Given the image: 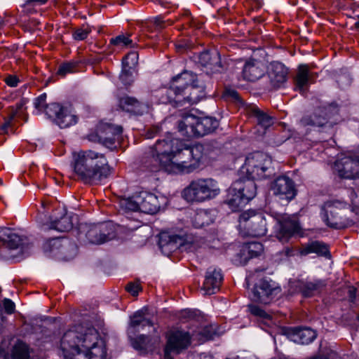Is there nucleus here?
<instances>
[{
    "instance_id": "31",
    "label": "nucleus",
    "mask_w": 359,
    "mask_h": 359,
    "mask_svg": "<svg viewBox=\"0 0 359 359\" xmlns=\"http://www.w3.org/2000/svg\"><path fill=\"white\" fill-rule=\"evenodd\" d=\"M298 125L299 128L307 126L313 128H332L333 126L332 123L329 122L327 118L323 116L322 112H316L310 116L302 117Z\"/></svg>"
},
{
    "instance_id": "22",
    "label": "nucleus",
    "mask_w": 359,
    "mask_h": 359,
    "mask_svg": "<svg viewBox=\"0 0 359 359\" xmlns=\"http://www.w3.org/2000/svg\"><path fill=\"white\" fill-rule=\"evenodd\" d=\"M326 285L323 280H297L293 283L292 287L295 288L297 292L300 293L304 297H311L319 293Z\"/></svg>"
},
{
    "instance_id": "45",
    "label": "nucleus",
    "mask_w": 359,
    "mask_h": 359,
    "mask_svg": "<svg viewBox=\"0 0 359 359\" xmlns=\"http://www.w3.org/2000/svg\"><path fill=\"white\" fill-rule=\"evenodd\" d=\"M138 60V54L136 52H130L126 55L123 60L122 65L123 67L133 68L137 64Z\"/></svg>"
},
{
    "instance_id": "17",
    "label": "nucleus",
    "mask_w": 359,
    "mask_h": 359,
    "mask_svg": "<svg viewBox=\"0 0 359 359\" xmlns=\"http://www.w3.org/2000/svg\"><path fill=\"white\" fill-rule=\"evenodd\" d=\"M122 131L121 126L109 123L101 124L97 130L99 142L106 147L114 149L116 147V141L119 140Z\"/></svg>"
},
{
    "instance_id": "51",
    "label": "nucleus",
    "mask_w": 359,
    "mask_h": 359,
    "mask_svg": "<svg viewBox=\"0 0 359 359\" xmlns=\"http://www.w3.org/2000/svg\"><path fill=\"white\" fill-rule=\"evenodd\" d=\"M126 290L132 295L135 296L141 290V287L137 283H130L126 286Z\"/></svg>"
},
{
    "instance_id": "15",
    "label": "nucleus",
    "mask_w": 359,
    "mask_h": 359,
    "mask_svg": "<svg viewBox=\"0 0 359 359\" xmlns=\"http://www.w3.org/2000/svg\"><path fill=\"white\" fill-rule=\"evenodd\" d=\"M89 327L79 325L74 330H69L63 334L60 340V349L63 357L81 346L80 343L82 344L84 334Z\"/></svg>"
},
{
    "instance_id": "23",
    "label": "nucleus",
    "mask_w": 359,
    "mask_h": 359,
    "mask_svg": "<svg viewBox=\"0 0 359 359\" xmlns=\"http://www.w3.org/2000/svg\"><path fill=\"white\" fill-rule=\"evenodd\" d=\"M277 229L276 237L280 241L284 242L299 231V225L295 219L285 215L278 219Z\"/></svg>"
},
{
    "instance_id": "11",
    "label": "nucleus",
    "mask_w": 359,
    "mask_h": 359,
    "mask_svg": "<svg viewBox=\"0 0 359 359\" xmlns=\"http://www.w3.org/2000/svg\"><path fill=\"white\" fill-rule=\"evenodd\" d=\"M82 231L92 244L100 245L116 237L115 227L110 222L85 224Z\"/></svg>"
},
{
    "instance_id": "10",
    "label": "nucleus",
    "mask_w": 359,
    "mask_h": 359,
    "mask_svg": "<svg viewBox=\"0 0 359 359\" xmlns=\"http://www.w3.org/2000/svg\"><path fill=\"white\" fill-rule=\"evenodd\" d=\"M156 153L163 159H168V163L174 167L177 172L178 162L173 161V158L178 154L180 156L182 150V142L174 138L171 134L168 135L164 139L158 140L153 147H151Z\"/></svg>"
},
{
    "instance_id": "32",
    "label": "nucleus",
    "mask_w": 359,
    "mask_h": 359,
    "mask_svg": "<svg viewBox=\"0 0 359 359\" xmlns=\"http://www.w3.org/2000/svg\"><path fill=\"white\" fill-rule=\"evenodd\" d=\"M196 123V116L192 114H186L177 122V129L181 135L187 138L195 137L194 130Z\"/></svg>"
},
{
    "instance_id": "4",
    "label": "nucleus",
    "mask_w": 359,
    "mask_h": 359,
    "mask_svg": "<svg viewBox=\"0 0 359 359\" xmlns=\"http://www.w3.org/2000/svg\"><path fill=\"white\" fill-rule=\"evenodd\" d=\"M220 189L216 180L212 178H200L193 180L183 190L182 196L188 202L202 203L218 196Z\"/></svg>"
},
{
    "instance_id": "26",
    "label": "nucleus",
    "mask_w": 359,
    "mask_h": 359,
    "mask_svg": "<svg viewBox=\"0 0 359 359\" xmlns=\"http://www.w3.org/2000/svg\"><path fill=\"white\" fill-rule=\"evenodd\" d=\"M286 334L290 340L302 345L311 343L316 337V332L308 327L290 328Z\"/></svg>"
},
{
    "instance_id": "63",
    "label": "nucleus",
    "mask_w": 359,
    "mask_h": 359,
    "mask_svg": "<svg viewBox=\"0 0 359 359\" xmlns=\"http://www.w3.org/2000/svg\"><path fill=\"white\" fill-rule=\"evenodd\" d=\"M355 196H356L355 193L354 192V191L351 190V198H353Z\"/></svg>"
},
{
    "instance_id": "39",
    "label": "nucleus",
    "mask_w": 359,
    "mask_h": 359,
    "mask_svg": "<svg viewBox=\"0 0 359 359\" xmlns=\"http://www.w3.org/2000/svg\"><path fill=\"white\" fill-rule=\"evenodd\" d=\"M311 253H316L320 256H327L329 254L327 246L320 241H311L301 249L302 255H307Z\"/></svg>"
},
{
    "instance_id": "33",
    "label": "nucleus",
    "mask_w": 359,
    "mask_h": 359,
    "mask_svg": "<svg viewBox=\"0 0 359 359\" xmlns=\"http://www.w3.org/2000/svg\"><path fill=\"white\" fill-rule=\"evenodd\" d=\"M159 341L160 337L158 335L149 337L141 334L134 341L133 347L142 353H148L153 351Z\"/></svg>"
},
{
    "instance_id": "28",
    "label": "nucleus",
    "mask_w": 359,
    "mask_h": 359,
    "mask_svg": "<svg viewBox=\"0 0 359 359\" xmlns=\"http://www.w3.org/2000/svg\"><path fill=\"white\" fill-rule=\"evenodd\" d=\"M183 244V238L177 235L162 234L158 241L159 248L162 252L167 256L180 249Z\"/></svg>"
},
{
    "instance_id": "5",
    "label": "nucleus",
    "mask_w": 359,
    "mask_h": 359,
    "mask_svg": "<svg viewBox=\"0 0 359 359\" xmlns=\"http://www.w3.org/2000/svg\"><path fill=\"white\" fill-rule=\"evenodd\" d=\"M34 104L35 108L39 111L43 109L46 115L53 119L61 128L70 127L77 122L76 116L68 107L55 102L46 104V93L37 97L34 100Z\"/></svg>"
},
{
    "instance_id": "7",
    "label": "nucleus",
    "mask_w": 359,
    "mask_h": 359,
    "mask_svg": "<svg viewBox=\"0 0 359 359\" xmlns=\"http://www.w3.org/2000/svg\"><path fill=\"white\" fill-rule=\"evenodd\" d=\"M254 180L248 177L232 184L229 189V194L232 196L228 199L227 203L233 210L242 208L256 196L257 186Z\"/></svg>"
},
{
    "instance_id": "60",
    "label": "nucleus",
    "mask_w": 359,
    "mask_h": 359,
    "mask_svg": "<svg viewBox=\"0 0 359 359\" xmlns=\"http://www.w3.org/2000/svg\"><path fill=\"white\" fill-rule=\"evenodd\" d=\"M154 22L157 27L161 28V24L163 22V20L160 17L155 18L154 20Z\"/></svg>"
},
{
    "instance_id": "50",
    "label": "nucleus",
    "mask_w": 359,
    "mask_h": 359,
    "mask_svg": "<svg viewBox=\"0 0 359 359\" xmlns=\"http://www.w3.org/2000/svg\"><path fill=\"white\" fill-rule=\"evenodd\" d=\"M90 32L91 29L88 26L78 28L74 31L73 34L74 39L76 40H83L87 38Z\"/></svg>"
},
{
    "instance_id": "52",
    "label": "nucleus",
    "mask_w": 359,
    "mask_h": 359,
    "mask_svg": "<svg viewBox=\"0 0 359 359\" xmlns=\"http://www.w3.org/2000/svg\"><path fill=\"white\" fill-rule=\"evenodd\" d=\"M4 308L5 312L8 314H11L15 311V304L9 299H4Z\"/></svg>"
},
{
    "instance_id": "1",
    "label": "nucleus",
    "mask_w": 359,
    "mask_h": 359,
    "mask_svg": "<svg viewBox=\"0 0 359 359\" xmlns=\"http://www.w3.org/2000/svg\"><path fill=\"white\" fill-rule=\"evenodd\" d=\"M71 167L77 179L88 184H97L110 174L105 156L90 149L73 152Z\"/></svg>"
},
{
    "instance_id": "64",
    "label": "nucleus",
    "mask_w": 359,
    "mask_h": 359,
    "mask_svg": "<svg viewBox=\"0 0 359 359\" xmlns=\"http://www.w3.org/2000/svg\"><path fill=\"white\" fill-rule=\"evenodd\" d=\"M355 27L359 29V16L358 20L355 22Z\"/></svg>"
},
{
    "instance_id": "27",
    "label": "nucleus",
    "mask_w": 359,
    "mask_h": 359,
    "mask_svg": "<svg viewBox=\"0 0 359 359\" xmlns=\"http://www.w3.org/2000/svg\"><path fill=\"white\" fill-rule=\"evenodd\" d=\"M264 73V65L262 62L255 59L247 60L243 69L244 79L252 82L262 78Z\"/></svg>"
},
{
    "instance_id": "48",
    "label": "nucleus",
    "mask_w": 359,
    "mask_h": 359,
    "mask_svg": "<svg viewBox=\"0 0 359 359\" xmlns=\"http://www.w3.org/2000/svg\"><path fill=\"white\" fill-rule=\"evenodd\" d=\"M132 68L123 66L119 78L124 85H130L133 81Z\"/></svg>"
},
{
    "instance_id": "24",
    "label": "nucleus",
    "mask_w": 359,
    "mask_h": 359,
    "mask_svg": "<svg viewBox=\"0 0 359 359\" xmlns=\"http://www.w3.org/2000/svg\"><path fill=\"white\" fill-rule=\"evenodd\" d=\"M288 71L285 66L279 62H273L270 64L268 72L270 83L274 88H279L287 81Z\"/></svg>"
},
{
    "instance_id": "29",
    "label": "nucleus",
    "mask_w": 359,
    "mask_h": 359,
    "mask_svg": "<svg viewBox=\"0 0 359 359\" xmlns=\"http://www.w3.org/2000/svg\"><path fill=\"white\" fill-rule=\"evenodd\" d=\"M119 106L123 110L135 115H142L148 111L147 104L130 96L121 97L119 100Z\"/></svg>"
},
{
    "instance_id": "9",
    "label": "nucleus",
    "mask_w": 359,
    "mask_h": 359,
    "mask_svg": "<svg viewBox=\"0 0 359 359\" xmlns=\"http://www.w3.org/2000/svg\"><path fill=\"white\" fill-rule=\"evenodd\" d=\"M348 204L343 201H327L322 208L321 217L326 224L334 229H344L351 226V219L344 217L341 210L346 209Z\"/></svg>"
},
{
    "instance_id": "21",
    "label": "nucleus",
    "mask_w": 359,
    "mask_h": 359,
    "mask_svg": "<svg viewBox=\"0 0 359 359\" xmlns=\"http://www.w3.org/2000/svg\"><path fill=\"white\" fill-rule=\"evenodd\" d=\"M140 211L147 214H154L158 211L161 203H165V198L163 196L158 198L154 194L147 191L139 193Z\"/></svg>"
},
{
    "instance_id": "61",
    "label": "nucleus",
    "mask_w": 359,
    "mask_h": 359,
    "mask_svg": "<svg viewBox=\"0 0 359 359\" xmlns=\"http://www.w3.org/2000/svg\"><path fill=\"white\" fill-rule=\"evenodd\" d=\"M184 313L189 316V317H191L192 315H193V311H191V310H186L184 311Z\"/></svg>"
},
{
    "instance_id": "16",
    "label": "nucleus",
    "mask_w": 359,
    "mask_h": 359,
    "mask_svg": "<svg viewBox=\"0 0 359 359\" xmlns=\"http://www.w3.org/2000/svg\"><path fill=\"white\" fill-rule=\"evenodd\" d=\"M271 191L279 199L287 201L293 199L297 194L294 182L285 175L279 176L271 183Z\"/></svg>"
},
{
    "instance_id": "2",
    "label": "nucleus",
    "mask_w": 359,
    "mask_h": 359,
    "mask_svg": "<svg viewBox=\"0 0 359 359\" xmlns=\"http://www.w3.org/2000/svg\"><path fill=\"white\" fill-rule=\"evenodd\" d=\"M197 76L191 72L184 71L172 79V82L168 89H164L167 100L165 102L175 103L182 106L188 103L196 104L205 97L203 86L195 83Z\"/></svg>"
},
{
    "instance_id": "46",
    "label": "nucleus",
    "mask_w": 359,
    "mask_h": 359,
    "mask_svg": "<svg viewBox=\"0 0 359 359\" xmlns=\"http://www.w3.org/2000/svg\"><path fill=\"white\" fill-rule=\"evenodd\" d=\"M75 67V62H69L63 63L59 67L57 73L61 76H65L67 74L74 72Z\"/></svg>"
},
{
    "instance_id": "56",
    "label": "nucleus",
    "mask_w": 359,
    "mask_h": 359,
    "mask_svg": "<svg viewBox=\"0 0 359 359\" xmlns=\"http://www.w3.org/2000/svg\"><path fill=\"white\" fill-rule=\"evenodd\" d=\"M60 254V257L64 260H71L74 257H69L68 254L69 253V250L67 248V250H63L61 248L60 251H58Z\"/></svg>"
},
{
    "instance_id": "6",
    "label": "nucleus",
    "mask_w": 359,
    "mask_h": 359,
    "mask_svg": "<svg viewBox=\"0 0 359 359\" xmlns=\"http://www.w3.org/2000/svg\"><path fill=\"white\" fill-rule=\"evenodd\" d=\"M242 172L252 179L263 180L272 176L274 169L269 156L262 152H255L247 156Z\"/></svg>"
},
{
    "instance_id": "40",
    "label": "nucleus",
    "mask_w": 359,
    "mask_h": 359,
    "mask_svg": "<svg viewBox=\"0 0 359 359\" xmlns=\"http://www.w3.org/2000/svg\"><path fill=\"white\" fill-rule=\"evenodd\" d=\"M73 227L72 217L67 213H63L60 218H56L50 224V229L58 231H68Z\"/></svg>"
},
{
    "instance_id": "58",
    "label": "nucleus",
    "mask_w": 359,
    "mask_h": 359,
    "mask_svg": "<svg viewBox=\"0 0 359 359\" xmlns=\"http://www.w3.org/2000/svg\"><path fill=\"white\" fill-rule=\"evenodd\" d=\"M226 93L231 97L232 98L235 99L236 100H239V95L238 93L234 90H227Z\"/></svg>"
},
{
    "instance_id": "20",
    "label": "nucleus",
    "mask_w": 359,
    "mask_h": 359,
    "mask_svg": "<svg viewBox=\"0 0 359 359\" xmlns=\"http://www.w3.org/2000/svg\"><path fill=\"white\" fill-rule=\"evenodd\" d=\"M223 280L221 270L214 267L208 269L201 291L203 295H211L219 290Z\"/></svg>"
},
{
    "instance_id": "18",
    "label": "nucleus",
    "mask_w": 359,
    "mask_h": 359,
    "mask_svg": "<svg viewBox=\"0 0 359 359\" xmlns=\"http://www.w3.org/2000/svg\"><path fill=\"white\" fill-rule=\"evenodd\" d=\"M155 153L152 149H149L142 161L143 169L149 172H158L164 170L170 173L177 172L173 168L174 167L168 163L167 158L163 159Z\"/></svg>"
},
{
    "instance_id": "62",
    "label": "nucleus",
    "mask_w": 359,
    "mask_h": 359,
    "mask_svg": "<svg viewBox=\"0 0 359 359\" xmlns=\"http://www.w3.org/2000/svg\"><path fill=\"white\" fill-rule=\"evenodd\" d=\"M252 280V276L251 275H249L247 278H246V280L247 282H250Z\"/></svg>"
},
{
    "instance_id": "59",
    "label": "nucleus",
    "mask_w": 359,
    "mask_h": 359,
    "mask_svg": "<svg viewBox=\"0 0 359 359\" xmlns=\"http://www.w3.org/2000/svg\"><path fill=\"white\" fill-rule=\"evenodd\" d=\"M22 107H23V103H22V102L18 103L16 104V107L15 108H14L13 107L10 108L9 112H11L13 109L17 110L18 111V116H20V113L21 112Z\"/></svg>"
},
{
    "instance_id": "43",
    "label": "nucleus",
    "mask_w": 359,
    "mask_h": 359,
    "mask_svg": "<svg viewBox=\"0 0 359 359\" xmlns=\"http://www.w3.org/2000/svg\"><path fill=\"white\" fill-rule=\"evenodd\" d=\"M263 250V245L259 242L248 243L243 249L244 253L247 252L251 258L260 255Z\"/></svg>"
},
{
    "instance_id": "47",
    "label": "nucleus",
    "mask_w": 359,
    "mask_h": 359,
    "mask_svg": "<svg viewBox=\"0 0 359 359\" xmlns=\"http://www.w3.org/2000/svg\"><path fill=\"white\" fill-rule=\"evenodd\" d=\"M18 116V111L13 109L9 112L8 116L5 118L4 124L0 128V133L6 134L8 132V128L11 126V123L15 117Z\"/></svg>"
},
{
    "instance_id": "57",
    "label": "nucleus",
    "mask_w": 359,
    "mask_h": 359,
    "mask_svg": "<svg viewBox=\"0 0 359 359\" xmlns=\"http://www.w3.org/2000/svg\"><path fill=\"white\" fill-rule=\"evenodd\" d=\"M348 296L351 302H354L356 298V289L353 287L348 288Z\"/></svg>"
},
{
    "instance_id": "13",
    "label": "nucleus",
    "mask_w": 359,
    "mask_h": 359,
    "mask_svg": "<svg viewBox=\"0 0 359 359\" xmlns=\"http://www.w3.org/2000/svg\"><path fill=\"white\" fill-rule=\"evenodd\" d=\"M280 292V288L271 279L263 278L257 283L252 290V301L262 304H269Z\"/></svg>"
},
{
    "instance_id": "38",
    "label": "nucleus",
    "mask_w": 359,
    "mask_h": 359,
    "mask_svg": "<svg viewBox=\"0 0 359 359\" xmlns=\"http://www.w3.org/2000/svg\"><path fill=\"white\" fill-rule=\"evenodd\" d=\"M199 62L204 67H210L211 69L217 70L220 67L219 55L217 51H205L198 57Z\"/></svg>"
},
{
    "instance_id": "3",
    "label": "nucleus",
    "mask_w": 359,
    "mask_h": 359,
    "mask_svg": "<svg viewBox=\"0 0 359 359\" xmlns=\"http://www.w3.org/2000/svg\"><path fill=\"white\" fill-rule=\"evenodd\" d=\"M81 346L64 356L65 359H107V350L102 341H99V334L94 327H89L84 334Z\"/></svg>"
},
{
    "instance_id": "49",
    "label": "nucleus",
    "mask_w": 359,
    "mask_h": 359,
    "mask_svg": "<svg viewBox=\"0 0 359 359\" xmlns=\"http://www.w3.org/2000/svg\"><path fill=\"white\" fill-rule=\"evenodd\" d=\"M248 309H249L250 312L255 316H257V317H259L263 319L271 318V316L269 314L266 313L263 309H262L258 306L249 305Z\"/></svg>"
},
{
    "instance_id": "42",
    "label": "nucleus",
    "mask_w": 359,
    "mask_h": 359,
    "mask_svg": "<svg viewBox=\"0 0 359 359\" xmlns=\"http://www.w3.org/2000/svg\"><path fill=\"white\" fill-rule=\"evenodd\" d=\"M139 193L129 198H121L119 205L126 211H140Z\"/></svg>"
},
{
    "instance_id": "35",
    "label": "nucleus",
    "mask_w": 359,
    "mask_h": 359,
    "mask_svg": "<svg viewBox=\"0 0 359 359\" xmlns=\"http://www.w3.org/2000/svg\"><path fill=\"white\" fill-rule=\"evenodd\" d=\"M215 219V212L213 210L200 209L196 211L193 217L192 223L195 228H202L212 224Z\"/></svg>"
},
{
    "instance_id": "55",
    "label": "nucleus",
    "mask_w": 359,
    "mask_h": 359,
    "mask_svg": "<svg viewBox=\"0 0 359 359\" xmlns=\"http://www.w3.org/2000/svg\"><path fill=\"white\" fill-rule=\"evenodd\" d=\"M172 352H175V351L166 344L163 359H173L172 356L171 355Z\"/></svg>"
},
{
    "instance_id": "36",
    "label": "nucleus",
    "mask_w": 359,
    "mask_h": 359,
    "mask_svg": "<svg viewBox=\"0 0 359 359\" xmlns=\"http://www.w3.org/2000/svg\"><path fill=\"white\" fill-rule=\"evenodd\" d=\"M311 78L309 67L306 65H300L298 67L297 75L294 78L295 89L304 93L309 85Z\"/></svg>"
},
{
    "instance_id": "30",
    "label": "nucleus",
    "mask_w": 359,
    "mask_h": 359,
    "mask_svg": "<svg viewBox=\"0 0 359 359\" xmlns=\"http://www.w3.org/2000/svg\"><path fill=\"white\" fill-rule=\"evenodd\" d=\"M219 126L218 121L212 117H197L194 130L195 137H203L212 133Z\"/></svg>"
},
{
    "instance_id": "8",
    "label": "nucleus",
    "mask_w": 359,
    "mask_h": 359,
    "mask_svg": "<svg viewBox=\"0 0 359 359\" xmlns=\"http://www.w3.org/2000/svg\"><path fill=\"white\" fill-rule=\"evenodd\" d=\"M210 147L196 144L190 147L182 149L180 161L178 162V172L189 173L198 168L208 155Z\"/></svg>"
},
{
    "instance_id": "54",
    "label": "nucleus",
    "mask_w": 359,
    "mask_h": 359,
    "mask_svg": "<svg viewBox=\"0 0 359 359\" xmlns=\"http://www.w3.org/2000/svg\"><path fill=\"white\" fill-rule=\"evenodd\" d=\"M18 79L15 76H9L6 79V83L11 87H15L18 83Z\"/></svg>"
},
{
    "instance_id": "25",
    "label": "nucleus",
    "mask_w": 359,
    "mask_h": 359,
    "mask_svg": "<svg viewBox=\"0 0 359 359\" xmlns=\"http://www.w3.org/2000/svg\"><path fill=\"white\" fill-rule=\"evenodd\" d=\"M190 342L191 337L189 332L176 330L170 332L167 345L172 348L175 353H178L182 350L187 348L189 346Z\"/></svg>"
},
{
    "instance_id": "34",
    "label": "nucleus",
    "mask_w": 359,
    "mask_h": 359,
    "mask_svg": "<svg viewBox=\"0 0 359 359\" xmlns=\"http://www.w3.org/2000/svg\"><path fill=\"white\" fill-rule=\"evenodd\" d=\"M146 310L142 309L136 311L130 318V327L137 331L144 330L145 327L151 328L154 332H156V327L149 319L145 318Z\"/></svg>"
},
{
    "instance_id": "37",
    "label": "nucleus",
    "mask_w": 359,
    "mask_h": 359,
    "mask_svg": "<svg viewBox=\"0 0 359 359\" xmlns=\"http://www.w3.org/2000/svg\"><path fill=\"white\" fill-rule=\"evenodd\" d=\"M0 242L10 250L17 249L22 243L21 238L11 229H4L0 236Z\"/></svg>"
},
{
    "instance_id": "19",
    "label": "nucleus",
    "mask_w": 359,
    "mask_h": 359,
    "mask_svg": "<svg viewBox=\"0 0 359 359\" xmlns=\"http://www.w3.org/2000/svg\"><path fill=\"white\" fill-rule=\"evenodd\" d=\"M61 248L63 250H69V257H74L77 254V247L76 244L66 238H56L48 241L43 245L45 252L52 253L55 256L60 257L58 251Z\"/></svg>"
},
{
    "instance_id": "41",
    "label": "nucleus",
    "mask_w": 359,
    "mask_h": 359,
    "mask_svg": "<svg viewBox=\"0 0 359 359\" xmlns=\"http://www.w3.org/2000/svg\"><path fill=\"white\" fill-rule=\"evenodd\" d=\"M250 113L257 118L258 124L265 129L273 123V118L261 111L257 106H252L250 108Z\"/></svg>"
},
{
    "instance_id": "12",
    "label": "nucleus",
    "mask_w": 359,
    "mask_h": 359,
    "mask_svg": "<svg viewBox=\"0 0 359 359\" xmlns=\"http://www.w3.org/2000/svg\"><path fill=\"white\" fill-rule=\"evenodd\" d=\"M239 222L250 236L259 237L266 233V219L262 214H256L253 211L245 212L241 215Z\"/></svg>"
},
{
    "instance_id": "44",
    "label": "nucleus",
    "mask_w": 359,
    "mask_h": 359,
    "mask_svg": "<svg viewBox=\"0 0 359 359\" xmlns=\"http://www.w3.org/2000/svg\"><path fill=\"white\" fill-rule=\"evenodd\" d=\"M110 43L114 46L119 47H126L128 46L134 47L135 46V44L133 43V40L129 39L128 36H126L123 34H121L116 36V37L111 38L110 39Z\"/></svg>"
},
{
    "instance_id": "53",
    "label": "nucleus",
    "mask_w": 359,
    "mask_h": 359,
    "mask_svg": "<svg viewBox=\"0 0 359 359\" xmlns=\"http://www.w3.org/2000/svg\"><path fill=\"white\" fill-rule=\"evenodd\" d=\"M48 0H26L22 7L26 8L28 6L34 5H42L47 2Z\"/></svg>"
},
{
    "instance_id": "14",
    "label": "nucleus",
    "mask_w": 359,
    "mask_h": 359,
    "mask_svg": "<svg viewBox=\"0 0 359 359\" xmlns=\"http://www.w3.org/2000/svg\"><path fill=\"white\" fill-rule=\"evenodd\" d=\"M334 171L341 178L359 177V155L344 156L336 161Z\"/></svg>"
}]
</instances>
